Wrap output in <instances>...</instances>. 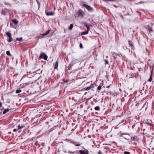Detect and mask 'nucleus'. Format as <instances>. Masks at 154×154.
Segmentation results:
<instances>
[{"label":"nucleus","instance_id":"1","mask_svg":"<svg viewBox=\"0 0 154 154\" xmlns=\"http://www.w3.org/2000/svg\"><path fill=\"white\" fill-rule=\"evenodd\" d=\"M85 12L81 9H80L77 12H76L75 14V17H82L85 15Z\"/></svg>","mask_w":154,"mask_h":154},{"label":"nucleus","instance_id":"2","mask_svg":"<svg viewBox=\"0 0 154 154\" xmlns=\"http://www.w3.org/2000/svg\"><path fill=\"white\" fill-rule=\"evenodd\" d=\"M83 6L85 7L88 10V11L90 12H92L93 11V9L90 6L85 4H83Z\"/></svg>","mask_w":154,"mask_h":154},{"label":"nucleus","instance_id":"3","mask_svg":"<svg viewBox=\"0 0 154 154\" xmlns=\"http://www.w3.org/2000/svg\"><path fill=\"white\" fill-rule=\"evenodd\" d=\"M10 12L9 10L7 8L3 9L2 10L1 14L2 15H5L8 14Z\"/></svg>","mask_w":154,"mask_h":154},{"label":"nucleus","instance_id":"4","mask_svg":"<svg viewBox=\"0 0 154 154\" xmlns=\"http://www.w3.org/2000/svg\"><path fill=\"white\" fill-rule=\"evenodd\" d=\"M43 58L45 60H47L48 58V56L45 53H42L40 55L39 59Z\"/></svg>","mask_w":154,"mask_h":154},{"label":"nucleus","instance_id":"5","mask_svg":"<svg viewBox=\"0 0 154 154\" xmlns=\"http://www.w3.org/2000/svg\"><path fill=\"white\" fill-rule=\"evenodd\" d=\"M80 154H88L89 151L88 150L85 149V150H80L79 151Z\"/></svg>","mask_w":154,"mask_h":154},{"label":"nucleus","instance_id":"6","mask_svg":"<svg viewBox=\"0 0 154 154\" xmlns=\"http://www.w3.org/2000/svg\"><path fill=\"white\" fill-rule=\"evenodd\" d=\"M153 69H152L151 71V74L150 75L149 78L148 80V82H151L152 81V75H153Z\"/></svg>","mask_w":154,"mask_h":154},{"label":"nucleus","instance_id":"7","mask_svg":"<svg viewBox=\"0 0 154 154\" xmlns=\"http://www.w3.org/2000/svg\"><path fill=\"white\" fill-rule=\"evenodd\" d=\"M82 24L85 27H86L87 28L88 27H91L93 26L90 24H88L87 23H83Z\"/></svg>","mask_w":154,"mask_h":154},{"label":"nucleus","instance_id":"8","mask_svg":"<svg viewBox=\"0 0 154 154\" xmlns=\"http://www.w3.org/2000/svg\"><path fill=\"white\" fill-rule=\"evenodd\" d=\"M147 26L148 27V31L150 33H151L153 31L152 28L150 27L149 25H147Z\"/></svg>","mask_w":154,"mask_h":154},{"label":"nucleus","instance_id":"9","mask_svg":"<svg viewBox=\"0 0 154 154\" xmlns=\"http://www.w3.org/2000/svg\"><path fill=\"white\" fill-rule=\"evenodd\" d=\"M46 14L47 16H52L54 14V13L53 12H46Z\"/></svg>","mask_w":154,"mask_h":154},{"label":"nucleus","instance_id":"10","mask_svg":"<svg viewBox=\"0 0 154 154\" xmlns=\"http://www.w3.org/2000/svg\"><path fill=\"white\" fill-rule=\"evenodd\" d=\"M72 144H74L75 146H80L81 145L79 142H77L74 141Z\"/></svg>","mask_w":154,"mask_h":154},{"label":"nucleus","instance_id":"11","mask_svg":"<svg viewBox=\"0 0 154 154\" xmlns=\"http://www.w3.org/2000/svg\"><path fill=\"white\" fill-rule=\"evenodd\" d=\"M128 42L129 45L132 48H134V45L133 44V42L131 41L128 40Z\"/></svg>","mask_w":154,"mask_h":154},{"label":"nucleus","instance_id":"12","mask_svg":"<svg viewBox=\"0 0 154 154\" xmlns=\"http://www.w3.org/2000/svg\"><path fill=\"white\" fill-rule=\"evenodd\" d=\"M50 32V30L49 29V30H48L46 32H45L44 33H43V34H42V36H44L45 35H48Z\"/></svg>","mask_w":154,"mask_h":154},{"label":"nucleus","instance_id":"13","mask_svg":"<svg viewBox=\"0 0 154 154\" xmlns=\"http://www.w3.org/2000/svg\"><path fill=\"white\" fill-rule=\"evenodd\" d=\"M68 152L69 153H70V154H74V153H76L78 154V153H79V151H75V152H72V151H71L70 150H69L68 151Z\"/></svg>","mask_w":154,"mask_h":154},{"label":"nucleus","instance_id":"14","mask_svg":"<svg viewBox=\"0 0 154 154\" xmlns=\"http://www.w3.org/2000/svg\"><path fill=\"white\" fill-rule=\"evenodd\" d=\"M58 62L57 60L55 63L54 68L55 69H57L58 68Z\"/></svg>","mask_w":154,"mask_h":154},{"label":"nucleus","instance_id":"15","mask_svg":"<svg viewBox=\"0 0 154 154\" xmlns=\"http://www.w3.org/2000/svg\"><path fill=\"white\" fill-rule=\"evenodd\" d=\"M66 141L67 142H68L70 143H73L74 140H72V139H66Z\"/></svg>","mask_w":154,"mask_h":154},{"label":"nucleus","instance_id":"16","mask_svg":"<svg viewBox=\"0 0 154 154\" xmlns=\"http://www.w3.org/2000/svg\"><path fill=\"white\" fill-rule=\"evenodd\" d=\"M25 127L24 125H20V124L18 126V130L20 129H21L24 128Z\"/></svg>","mask_w":154,"mask_h":154},{"label":"nucleus","instance_id":"17","mask_svg":"<svg viewBox=\"0 0 154 154\" xmlns=\"http://www.w3.org/2000/svg\"><path fill=\"white\" fill-rule=\"evenodd\" d=\"M91 87H88L87 88H83V89H82V91H84V90L87 91V90H90V89H91Z\"/></svg>","mask_w":154,"mask_h":154},{"label":"nucleus","instance_id":"18","mask_svg":"<svg viewBox=\"0 0 154 154\" xmlns=\"http://www.w3.org/2000/svg\"><path fill=\"white\" fill-rule=\"evenodd\" d=\"M136 74L135 73H132L131 74V76H129V78H132L133 77H135Z\"/></svg>","mask_w":154,"mask_h":154},{"label":"nucleus","instance_id":"19","mask_svg":"<svg viewBox=\"0 0 154 154\" xmlns=\"http://www.w3.org/2000/svg\"><path fill=\"white\" fill-rule=\"evenodd\" d=\"M6 34L9 37H10L11 36V33L9 32H6Z\"/></svg>","mask_w":154,"mask_h":154},{"label":"nucleus","instance_id":"20","mask_svg":"<svg viewBox=\"0 0 154 154\" xmlns=\"http://www.w3.org/2000/svg\"><path fill=\"white\" fill-rule=\"evenodd\" d=\"M88 32L87 31L85 32H81V35H86L88 33Z\"/></svg>","mask_w":154,"mask_h":154},{"label":"nucleus","instance_id":"21","mask_svg":"<svg viewBox=\"0 0 154 154\" xmlns=\"http://www.w3.org/2000/svg\"><path fill=\"white\" fill-rule=\"evenodd\" d=\"M12 22L13 23L15 24H17L18 22V21L17 20H12Z\"/></svg>","mask_w":154,"mask_h":154},{"label":"nucleus","instance_id":"22","mask_svg":"<svg viewBox=\"0 0 154 154\" xmlns=\"http://www.w3.org/2000/svg\"><path fill=\"white\" fill-rule=\"evenodd\" d=\"M9 110V109L8 108L5 109L3 112V113L5 114L7 112H8Z\"/></svg>","mask_w":154,"mask_h":154},{"label":"nucleus","instance_id":"23","mask_svg":"<svg viewBox=\"0 0 154 154\" xmlns=\"http://www.w3.org/2000/svg\"><path fill=\"white\" fill-rule=\"evenodd\" d=\"M35 145L36 147H37L38 148L40 147V145L37 142H35Z\"/></svg>","mask_w":154,"mask_h":154},{"label":"nucleus","instance_id":"24","mask_svg":"<svg viewBox=\"0 0 154 154\" xmlns=\"http://www.w3.org/2000/svg\"><path fill=\"white\" fill-rule=\"evenodd\" d=\"M94 109L96 111H99L100 110V107L99 106H97L94 108Z\"/></svg>","mask_w":154,"mask_h":154},{"label":"nucleus","instance_id":"25","mask_svg":"<svg viewBox=\"0 0 154 154\" xmlns=\"http://www.w3.org/2000/svg\"><path fill=\"white\" fill-rule=\"evenodd\" d=\"M16 40L17 41H22L23 40V38H22V37H21V38H17L16 39Z\"/></svg>","mask_w":154,"mask_h":154},{"label":"nucleus","instance_id":"26","mask_svg":"<svg viewBox=\"0 0 154 154\" xmlns=\"http://www.w3.org/2000/svg\"><path fill=\"white\" fill-rule=\"evenodd\" d=\"M12 39L11 36L9 37V39L8 40V41L9 42H11L12 41Z\"/></svg>","mask_w":154,"mask_h":154},{"label":"nucleus","instance_id":"27","mask_svg":"<svg viewBox=\"0 0 154 154\" xmlns=\"http://www.w3.org/2000/svg\"><path fill=\"white\" fill-rule=\"evenodd\" d=\"M6 54L8 55V56H11V53H10L9 51H7V52H6Z\"/></svg>","mask_w":154,"mask_h":154},{"label":"nucleus","instance_id":"28","mask_svg":"<svg viewBox=\"0 0 154 154\" xmlns=\"http://www.w3.org/2000/svg\"><path fill=\"white\" fill-rule=\"evenodd\" d=\"M73 27V24H71L69 27V29L70 30H71Z\"/></svg>","mask_w":154,"mask_h":154},{"label":"nucleus","instance_id":"29","mask_svg":"<svg viewBox=\"0 0 154 154\" xmlns=\"http://www.w3.org/2000/svg\"><path fill=\"white\" fill-rule=\"evenodd\" d=\"M21 92V90L20 89H17L16 91V93H20Z\"/></svg>","mask_w":154,"mask_h":154},{"label":"nucleus","instance_id":"30","mask_svg":"<svg viewBox=\"0 0 154 154\" xmlns=\"http://www.w3.org/2000/svg\"><path fill=\"white\" fill-rule=\"evenodd\" d=\"M72 65L70 64L68 66V69L69 70H71L72 69Z\"/></svg>","mask_w":154,"mask_h":154},{"label":"nucleus","instance_id":"31","mask_svg":"<svg viewBox=\"0 0 154 154\" xmlns=\"http://www.w3.org/2000/svg\"><path fill=\"white\" fill-rule=\"evenodd\" d=\"M104 61L105 63L106 64H109V62L107 60H105Z\"/></svg>","mask_w":154,"mask_h":154},{"label":"nucleus","instance_id":"32","mask_svg":"<svg viewBox=\"0 0 154 154\" xmlns=\"http://www.w3.org/2000/svg\"><path fill=\"white\" fill-rule=\"evenodd\" d=\"M63 81H64L65 83H67V82H68V81H69L68 80H67H67H66L65 79H63Z\"/></svg>","mask_w":154,"mask_h":154},{"label":"nucleus","instance_id":"33","mask_svg":"<svg viewBox=\"0 0 154 154\" xmlns=\"http://www.w3.org/2000/svg\"><path fill=\"white\" fill-rule=\"evenodd\" d=\"M124 154H131L130 152H127V151H124Z\"/></svg>","mask_w":154,"mask_h":154},{"label":"nucleus","instance_id":"34","mask_svg":"<svg viewBox=\"0 0 154 154\" xmlns=\"http://www.w3.org/2000/svg\"><path fill=\"white\" fill-rule=\"evenodd\" d=\"M101 86H99L97 88V89L98 90H100L101 88Z\"/></svg>","mask_w":154,"mask_h":154},{"label":"nucleus","instance_id":"35","mask_svg":"<svg viewBox=\"0 0 154 154\" xmlns=\"http://www.w3.org/2000/svg\"><path fill=\"white\" fill-rule=\"evenodd\" d=\"M36 0L37 3V4H38V5L39 6L40 5V2L38 0Z\"/></svg>","mask_w":154,"mask_h":154},{"label":"nucleus","instance_id":"36","mask_svg":"<svg viewBox=\"0 0 154 154\" xmlns=\"http://www.w3.org/2000/svg\"><path fill=\"white\" fill-rule=\"evenodd\" d=\"M36 72L37 73L41 72H42V71H41L40 69H39L38 70H37Z\"/></svg>","mask_w":154,"mask_h":154},{"label":"nucleus","instance_id":"37","mask_svg":"<svg viewBox=\"0 0 154 154\" xmlns=\"http://www.w3.org/2000/svg\"><path fill=\"white\" fill-rule=\"evenodd\" d=\"M131 138L133 140H134L135 139V137H131Z\"/></svg>","mask_w":154,"mask_h":154},{"label":"nucleus","instance_id":"38","mask_svg":"<svg viewBox=\"0 0 154 154\" xmlns=\"http://www.w3.org/2000/svg\"><path fill=\"white\" fill-rule=\"evenodd\" d=\"M79 47H80V48H83V46H82V44L81 43H80V44Z\"/></svg>","mask_w":154,"mask_h":154},{"label":"nucleus","instance_id":"39","mask_svg":"<svg viewBox=\"0 0 154 154\" xmlns=\"http://www.w3.org/2000/svg\"><path fill=\"white\" fill-rule=\"evenodd\" d=\"M18 130V129H13V131H14V132H15V131H17Z\"/></svg>","mask_w":154,"mask_h":154},{"label":"nucleus","instance_id":"40","mask_svg":"<svg viewBox=\"0 0 154 154\" xmlns=\"http://www.w3.org/2000/svg\"><path fill=\"white\" fill-rule=\"evenodd\" d=\"M98 154H102L101 150H99L98 152Z\"/></svg>","mask_w":154,"mask_h":154},{"label":"nucleus","instance_id":"41","mask_svg":"<svg viewBox=\"0 0 154 154\" xmlns=\"http://www.w3.org/2000/svg\"><path fill=\"white\" fill-rule=\"evenodd\" d=\"M90 27H87V31H88V32L90 30Z\"/></svg>","mask_w":154,"mask_h":154},{"label":"nucleus","instance_id":"42","mask_svg":"<svg viewBox=\"0 0 154 154\" xmlns=\"http://www.w3.org/2000/svg\"><path fill=\"white\" fill-rule=\"evenodd\" d=\"M111 85L110 84L109 85L107 86H106V88H109Z\"/></svg>","mask_w":154,"mask_h":154},{"label":"nucleus","instance_id":"43","mask_svg":"<svg viewBox=\"0 0 154 154\" xmlns=\"http://www.w3.org/2000/svg\"><path fill=\"white\" fill-rule=\"evenodd\" d=\"M2 106V103L0 101V107H1Z\"/></svg>","mask_w":154,"mask_h":154},{"label":"nucleus","instance_id":"44","mask_svg":"<svg viewBox=\"0 0 154 154\" xmlns=\"http://www.w3.org/2000/svg\"><path fill=\"white\" fill-rule=\"evenodd\" d=\"M147 125H150V126H151L152 124H151V123H147Z\"/></svg>","mask_w":154,"mask_h":154},{"label":"nucleus","instance_id":"45","mask_svg":"<svg viewBox=\"0 0 154 154\" xmlns=\"http://www.w3.org/2000/svg\"><path fill=\"white\" fill-rule=\"evenodd\" d=\"M144 2L142 1H141L140 2L138 3H140V4H141V3H144Z\"/></svg>","mask_w":154,"mask_h":154},{"label":"nucleus","instance_id":"46","mask_svg":"<svg viewBox=\"0 0 154 154\" xmlns=\"http://www.w3.org/2000/svg\"><path fill=\"white\" fill-rule=\"evenodd\" d=\"M83 4L82 3V2H81L80 3V5H81V6H83Z\"/></svg>","mask_w":154,"mask_h":154},{"label":"nucleus","instance_id":"47","mask_svg":"<svg viewBox=\"0 0 154 154\" xmlns=\"http://www.w3.org/2000/svg\"><path fill=\"white\" fill-rule=\"evenodd\" d=\"M150 24L151 25L153 26V23H151Z\"/></svg>","mask_w":154,"mask_h":154},{"label":"nucleus","instance_id":"48","mask_svg":"<svg viewBox=\"0 0 154 154\" xmlns=\"http://www.w3.org/2000/svg\"><path fill=\"white\" fill-rule=\"evenodd\" d=\"M115 54V55H116V53H114V54Z\"/></svg>","mask_w":154,"mask_h":154},{"label":"nucleus","instance_id":"49","mask_svg":"<svg viewBox=\"0 0 154 154\" xmlns=\"http://www.w3.org/2000/svg\"><path fill=\"white\" fill-rule=\"evenodd\" d=\"M21 132V131H19V133H20V132Z\"/></svg>","mask_w":154,"mask_h":154},{"label":"nucleus","instance_id":"50","mask_svg":"<svg viewBox=\"0 0 154 154\" xmlns=\"http://www.w3.org/2000/svg\"><path fill=\"white\" fill-rule=\"evenodd\" d=\"M89 130H88V131H89Z\"/></svg>","mask_w":154,"mask_h":154},{"label":"nucleus","instance_id":"51","mask_svg":"<svg viewBox=\"0 0 154 154\" xmlns=\"http://www.w3.org/2000/svg\"><path fill=\"white\" fill-rule=\"evenodd\" d=\"M89 130H88V131H89Z\"/></svg>","mask_w":154,"mask_h":154},{"label":"nucleus","instance_id":"52","mask_svg":"<svg viewBox=\"0 0 154 154\" xmlns=\"http://www.w3.org/2000/svg\"><path fill=\"white\" fill-rule=\"evenodd\" d=\"M1 113V112H0V113Z\"/></svg>","mask_w":154,"mask_h":154}]
</instances>
